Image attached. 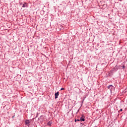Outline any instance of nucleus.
Returning a JSON list of instances; mask_svg holds the SVG:
<instances>
[{
	"label": "nucleus",
	"mask_w": 127,
	"mask_h": 127,
	"mask_svg": "<svg viewBox=\"0 0 127 127\" xmlns=\"http://www.w3.org/2000/svg\"><path fill=\"white\" fill-rule=\"evenodd\" d=\"M55 99H58V96H59V92H57L55 94Z\"/></svg>",
	"instance_id": "nucleus-1"
},
{
	"label": "nucleus",
	"mask_w": 127,
	"mask_h": 127,
	"mask_svg": "<svg viewBox=\"0 0 127 127\" xmlns=\"http://www.w3.org/2000/svg\"><path fill=\"white\" fill-rule=\"evenodd\" d=\"M29 124H30V122H29V120H26L25 121L26 126H29Z\"/></svg>",
	"instance_id": "nucleus-2"
},
{
	"label": "nucleus",
	"mask_w": 127,
	"mask_h": 127,
	"mask_svg": "<svg viewBox=\"0 0 127 127\" xmlns=\"http://www.w3.org/2000/svg\"><path fill=\"white\" fill-rule=\"evenodd\" d=\"M23 7H27V3H24L23 4L22 6Z\"/></svg>",
	"instance_id": "nucleus-3"
},
{
	"label": "nucleus",
	"mask_w": 127,
	"mask_h": 127,
	"mask_svg": "<svg viewBox=\"0 0 127 127\" xmlns=\"http://www.w3.org/2000/svg\"><path fill=\"white\" fill-rule=\"evenodd\" d=\"M52 125V122L50 121L48 123V126H51Z\"/></svg>",
	"instance_id": "nucleus-4"
},
{
	"label": "nucleus",
	"mask_w": 127,
	"mask_h": 127,
	"mask_svg": "<svg viewBox=\"0 0 127 127\" xmlns=\"http://www.w3.org/2000/svg\"><path fill=\"white\" fill-rule=\"evenodd\" d=\"M112 88H113L112 85H110L108 86V89H111Z\"/></svg>",
	"instance_id": "nucleus-5"
},
{
	"label": "nucleus",
	"mask_w": 127,
	"mask_h": 127,
	"mask_svg": "<svg viewBox=\"0 0 127 127\" xmlns=\"http://www.w3.org/2000/svg\"><path fill=\"white\" fill-rule=\"evenodd\" d=\"M79 121H82V122H85V119L83 118H80V120Z\"/></svg>",
	"instance_id": "nucleus-6"
},
{
	"label": "nucleus",
	"mask_w": 127,
	"mask_h": 127,
	"mask_svg": "<svg viewBox=\"0 0 127 127\" xmlns=\"http://www.w3.org/2000/svg\"><path fill=\"white\" fill-rule=\"evenodd\" d=\"M75 123L76 122H80V120H79V119H77V120H75Z\"/></svg>",
	"instance_id": "nucleus-7"
},
{
	"label": "nucleus",
	"mask_w": 127,
	"mask_h": 127,
	"mask_svg": "<svg viewBox=\"0 0 127 127\" xmlns=\"http://www.w3.org/2000/svg\"><path fill=\"white\" fill-rule=\"evenodd\" d=\"M122 67H123V69H125L126 68V66H125V65H123Z\"/></svg>",
	"instance_id": "nucleus-8"
},
{
	"label": "nucleus",
	"mask_w": 127,
	"mask_h": 127,
	"mask_svg": "<svg viewBox=\"0 0 127 127\" xmlns=\"http://www.w3.org/2000/svg\"><path fill=\"white\" fill-rule=\"evenodd\" d=\"M65 89L64 88H62L61 89V91H62L63 90H64Z\"/></svg>",
	"instance_id": "nucleus-9"
},
{
	"label": "nucleus",
	"mask_w": 127,
	"mask_h": 127,
	"mask_svg": "<svg viewBox=\"0 0 127 127\" xmlns=\"http://www.w3.org/2000/svg\"><path fill=\"white\" fill-rule=\"evenodd\" d=\"M120 112H123V109H120Z\"/></svg>",
	"instance_id": "nucleus-10"
},
{
	"label": "nucleus",
	"mask_w": 127,
	"mask_h": 127,
	"mask_svg": "<svg viewBox=\"0 0 127 127\" xmlns=\"http://www.w3.org/2000/svg\"><path fill=\"white\" fill-rule=\"evenodd\" d=\"M84 100H85V99H83V100H82V103H83V102H84Z\"/></svg>",
	"instance_id": "nucleus-11"
}]
</instances>
